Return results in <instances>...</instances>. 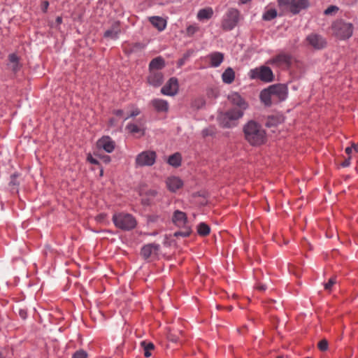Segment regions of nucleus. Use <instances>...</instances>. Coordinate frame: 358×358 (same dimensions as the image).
Instances as JSON below:
<instances>
[{"label": "nucleus", "instance_id": "obj_1", "mask_svg": "<svg viewBox=\"0 0 358 358\" xmlns=\"http://www.w3.org/2000/svg\"><path fill=\"white\" fill-rule=\"evenodd\" d=\"M287 95V87L282 84H276L262 90L259 98L264 106H271L285 101Z\"/></svg>", "mask_w": 358, "mask_h": 358}, {"label": "nucleus", "instance_id": "obj_2", "mask_svg": "<svg viewBox=\"0 0 358 358\" xmlns=\"http://www.w3.org/2000/svg\"><path fill=\"white\" fill-rule=\"evenodd\" d=\"M243 133L245 140L252 146H259L266 142V130L255 120H250L243 126Z\"/></svg>", "mask_w": 358, "mask_h": 358}, {"label": "nucleus", "instance_id": "obj_3", "mask_svg": "<svg viewBox=\"0 0 358 358\" xmlns=\"http://www.w3.org/2000/svg\"><path fill=\"white\" fill-rule=\"evenodd\" d=\"M112 220L117 228L123 231H130L137 225L136 218L131 214L124 212L114 213Z\"/></svg>", "mask_w": 358, "mask_h": 358}, {"label": "nucleus", "instance_id": "obj_4", "mask_svg": "<svg viewBox=\"0 0 358 358\" xmlns=\"http://www.w3.org/2000/svg\"><path fill=\"white\" fill-rule=\"evenodd\" d=\"M248 76L251 80H259L264 83H271L274 78L272 70L266 66L250 69Z\"/></svg>", "mask_w": 358, "mask_h": 358}, {"label": "nucleus", "instance_id": "obj_5", "mask_svg": "<svg viewBox=\"0 0 358 358\" xmlns=\"http://www.w3.org/2000/svg\"><path fill=\"white\" fill-rule=\"evenodd\" d=\"M334 34L339 39H347L353 33V26L351 23L343 20H337L332 25Z\"/></svg>", "mask_w": 358, "mask_h": 358}, {"label": "nucleus", "instance_id": "obj_6", "mask_svg": "<svg viewBox=\"0 0 358 358\" xmlns=\"http://www.w3.org/2000/svg\"><path fill=\"white\" fill-rule=\"evenodd\" d=\"M240 20V12L238 9L231 8L223 16L222 27L225 31H231L236 27Z\"/></svg>", "mask_w": 358, "mask_h": 358}, {"label": "nucleus", "instance_id": "obj_7", "mask_svg": "<svg viewBox=\"0 0 358 358\" xmlns=\"http://www.w3.org/2000/svg\"><path fill=\"white\" fill-rule=\"evenodd\" d=\"M172 221L177 227L185 229L184 231L176 232V236H181L186 237L190 234V229L187 227V217L185 213L179 210H175L172 217Z\"/></svg>", "mask_w": 358, "mask_h": 358}, {"label": "nucleus", "instance_id": "obj_8", "mask_svg": "<svg viewBox=\"0 0 358 358\" xmlns=\"http://www.w3.org/2000/svg\"><path fill=\"white\" fill-rule=\"evenodd\" d=\"M291 55L285 52H280L266 62V64L280 69L288 68L291 65Z\"/></svg>", "mask_w": 358, "mask_h": 358}, {"label": "nucleus", "instance_id": "obj_9", "mask_svg": "<svg viewBox=\"0 0 358 358\" xmlns=\"http://www.w3.org/2000/svg\"><path fill=\"white\" fill-rule=\"evenodd\" d=\"M156 152L152 150L143 151L135 159L136 167L150 166L156 161Z\"/></svg>", "mask_w": 358, "mask_h": 358}, {"label": "nucleus", "instance_id": "obj_10", "mask_svg": "<svg viewBox=\"0 0 358 358\" xmlns=\"http://www.w3.org/2000/svg\"><path fill=\"white\" fill-rule=\"evenodd\" d=\"M306 45L315 49L321 50L326 47V39L320 34L312 33L306 38Z\"/></svg>", "mask_w": 358, "mask_h": 358}, {"label": "nucleus", "instance_id": "obj_11", "mask_svg": "<svg viewBox=\"0 0 358 358\" xmlns=\"http://www.w3.org/2000/svg\"><path fill=\"white\" fill-rule=\"evenodd\" d=\"M179 89L178 79L176 78H171L165 85L162 88L161 92L163 94L167 96L176 95Z\"/></svg>", "mask_w": 358, "mask_h": 358}, {"label": "nucleus", "instance_id": "obj_12", "mask_svg": "<svg viewBox=\"0 0 358 358\" xmlns=\"http://www.w3.org/2000/svg\"><path fill=\"white\" fill-rule=\"evenodd\" d=\"M167 189L171 192H176L183 186V181L177 176H169L166 179Z\"/></svg>", "mask_w": 358, "mask_h": 358}, {"label": "nucleus", "instance_id": "obj_13", "mask_svg": "<svg viewBox=\"0 0 358 358\" xmlns=\"http://www.w3.org/2000/svg\"><path fill=\"white\" fill-rule=\"evenodd\" d=\"M229 101L238 109L245 110L248 105L245 99L238 92H232L228 96Z\"/></svg>", "mask_w": 358, "mask_h": 358}, {"label": "nucleus", "instance_id": "obj_14", "mask_svg": "<svg viewBox=\"0 0 358 358\" xmlns=\"http://www.w3.org/2000/svg\"><path fill=\"white\" fill-rule=\"evenodd\" d=\"M99 148L103 149L106 152L110 153L115 149V142L109 136H103L96 143Z\"/></svg>", "mask_w": 358, "mask_h": 358}, {"label": "nucleus", "instance_id": "obj_15", "mask_svg": "<svg viewBox=\"0 0 358 358\" xmlns=\"http://www.w3.org/2000/svg\"><path fill=\"white\" fill-rule=\"evenodd\" d=\"M206 58L209 60L210 66L211 67H218L224 61V54L220 52H213L206 56Z\"/></svg>", "mask_w": 358, "mask_h": 358}, {"label": "nucleus", "instance_id": "obj_16", "mask_svg": "<svg viewBox=\"0 0 358 358\" xmlns=\"http://www.w3.org/2000/svg\"><path fill=\"white\" fill-rule=\"evenodd\" d=\"M148 83L154 87H158L163 82V75L159 71H150V75L148 78Z\"/></svg>", "mask_w": 358, "mask_h": 358}, {"label": "nucleus", "instance_id": "obj_17", "mask_svg": "<svg viewBox=\"0 0 358 358\" xmlns=\"http://www.w3.org/2000/svg\"><path fill=\"white\" fill-rule=\"evenodd\" d=\"M121 31L120 23L115 22L110 29L106 30L104 33V37L110 39H117Z\"/></svg>", "mask_w": 358, "mask_h": 358}, {"label": "nucleus", "instance_id": "obj_18", "mask_svg": "<svg viewBox=\"0 0 358 358\" xmlns=\"http://www.w3.org/2000/svg\"><path fill=\"white\" fill-rule=\"evenodd\" d=\"M151 104L158 113H166L169 110V103L164 99H153L151 101Z\"/></svg>", "mask_w": 358, "mask_h": 358}, {"label": "nucleus", "instance_id": "obj_19", "mask_svg": "<svg viewBox=\"0 0 358 358\" xmlns=\"http://www.w3.org/2000/svg\"><path fill=\"white\" fill-rule=\"evenodd\" d=\"M149 22L155 27L159 31H162L166 29V21L163 17L159 16H152L149 17Z\"/></svg>", "mask_w": 358, "mask_h": 358}, {"label": "nucleus", "instance_id": "obj_20", "mask_svg": "<svg viewBox=\"0 0 358 358\" xmlns=\"http://www.w3.org/2000/svg\"><path fill=\"white\" fill-rule=\"evenodd\" d=\"M309 6L308 0H294L290 12L293 14H297L301 10L307 8Z\"/></svg>", "mask_w": 358, "mask_h": 358}, {"label": "nucleus", "instance_id": "obj_21", "mask_svg": "<svg viewBox=\"0 0 358 358\" xmlns=\"http://www.w3.org/2000/svg\"><path fill=\"white\" fill-rule=\"evenodd\" d=\"M235 71L231 67H227L222 74V80L224 84H231L235 80Z\"/></svg>", "mask_w": 358, "mask_h": 358}, {"label": "nucleus", "instance_id": "obj_22", "mask_svg": "<svg viewBox=\"0 0 358 358\" xmlns=\"http://www.w3.org/2000/svg\"><path fill=\"white\" fill-rule=\"evenodd\" d=\"M213 8L211 7H207L200 9L197 13L196 17L199 21L208 20L213 17Z\"/></svg>", "mask_w": 358, "mask_h": 358}, {"label": "nucleus", "instance_id": "obj_23", "mask_svg": "<svg viewBox=\"0 0 358 358\" xmlns=\"http://www.w3.org/2000/svg\"><path fill=\"white\" fill-rule=\"evenodd\" d=\"M164 66V59L161 57H157L150 62L149 64V69L152 71H158V70L163 69Z\"/></svg>", "mask_w": 358, "mask_h": 358}, {"label": "nucleus", "instance_id": "obj_24", "mask_svg": "<svg viewBox=\"0 0 358 358\" xmlns=\"http://www.w3.org/2000/svg\"><path fill=\"white\" fill-rule=\"evenodd\" d=\"M283 117L282 115H271L268 117L266 125L268 127H275L283 122Z\"/></svg>", "mask_w": 358, "mask_h": 358}, {"label": "nucleus", "instance_id": "obj_25", "mask_svg": "<svg viewBox=\"0 0 358 358\" xmlns=\"http://www.w3.org/2000/svg\"><path fill=\"white\" fill-rule=\"evenodd\" d=\"M158 249V245L154 243L148 244L143 247L141 250V255L145 258H148L154 250L157 251Z\"/></svg>", "mask_w": 358, "mask_h": 358}, {"label": "nucleus", "instance_id": "obj_26", "mask_svg": "<svg viewBox=\"0 0 358 358\" xmlns=\"http://www.w3.org/2000/svg\"><path fill=\"white\" fill-rule=\"evenodd\" d=\"M126 129L133 134H139L140 136H143L145 134L144 129L134 123L128 124L126 127Z\"/></svg>", "mask_w": 358, "mask_h": 358}, {"label": "nucleus", "instance_id": "obj_27", "mask_svg": "<svg viewBox=\"0 0 358 358\" xmlns=\"http://www.w3.org/2000/svg\"><path fill=\"white\" fill-rule=\"evenodd\" d=\"M224 113L219 115L217 120L221 127L224 128H231L236 126V124L231 123L229 118H224Z\"/></svg>", "mask_w": 358, "mask_h": 358}, {"label": "nucleus", "instance_id": "obj_28", "mask_svg": "<svg viewBox=\"0 0 358 358\" xmlns=\"http://www.w3.org/2000/svg\"><path fill=\"white\" fill-rule=\"evenodd\" d=\"M182 157L180 153L176 152L171 155L168 159V163L174 167H178L181 164Z\"/></svg>", "mask_w": 358, "mask_h": 358}, {"label": "nucleus", "instance_id": "obj_29", "mask_svg": "<svg viewBox=\"0 0 358 358\" xmlns=\"http://www.w3.org/2000/svg\"><path fill=\"white\" fill-rule=\"evenodd\" d=\"M278 15L277 10L275 8H266L263 13L262 19L265 21H271Z\"/></svg>", "mask_w": 358, "mask_h": 358}, {"label": "nucleus", "instance_id": "obj_30", "mask_svg": "<svg viewBox=\"0 0 358 358\" xmlns=\"http://www.w3.org/2000/svg\"><path fill=\"white\" fill-rule=\"evenodd\" d=\"M141 346L143 348L144 355L145 357L151 356V351L154 350V344L151 342L143 341L141 342Z\"/></svg>", "mask_w": 358, "mask_h": 358}, {"label": "nucleus", "instance_id": "obj_31", "mask_svg": "<svg viewBox=\"0 0 358 358\" xmlns=\"http://www.w3.org/2000/svg\"><path fill=\"white\" fill-rule=\"evenodd\" d=\"M227 113L236 121L237 120L243 117L244 110L238 108H232L227 111Z\"/></svg>", "mask_w": 358, "mask_h": 358}, {"label": "nucleus", "instance_id": "obj_32", "mask_svg": "<svg viewBox=\"0 0 358 358\" xmlns=\"http://www.w3.org/2000/svg\"><path fill=\"white\" fill-rule=\"evenodd\" d=\"M210 231V227L208 224L201 222L197 226V232L199 235L205 236L209 234Z\"/></svg>", "mask_w": 358, "mask_h": 358}, {"label": "nucleus", "instance_id": "obj_33", "mask_svg": "<svg viewBox=\"0 0 358 358\" xmlns=\"http://www.w3.org/2000/svg\"><path fill=\"white\" fill-rule=\"evenodd\" d=\"M9 61L12 64V69L14 71H16L19 69L18 65V57L15 54H11L9 55Z\"/></svg>", "mask_w": 358, "mask_h": 358}, {"label": "nucleus", "instance_id": "obj_34", "mask_svg": "<svg viewBox=\"0 0 358 358\" xmlns=\"http://www.w3.org/2000/svg\"><path fill=\"white\" fill-rule=\"evenodd\" d=\"M199 27L196 24H190L186 29V34L188 36H192L199 31Z\"/></svg>", "mask_w": 358, "mask_h": 358}, {"label": "nucleus", "instance_id": "obj_35", "mask_svg": "<svg viewBox=\"0 0 358 358\" xmlns=\"http://www.w3.org/2000/svg\"><path fill=\"white\" fill-rule=\"evenodd\" d=\"M294 0H278V3L280 7H286L291 10Z\"/></svg>", "mask_w": 358, "mask_h": 358}, {"label": "nucleus", "instance_id": "obj_36", "mask_svg": "<svg viewBox=\"0 0 358 358\" xmlns=\"http://www.w3.org/2000/svg\"><path fill=\"white\" fill-rule=\"evenodd\" d=\"M140 113H141V111L137 107L132 106L130 113L127 115H125V117H124V120H126L129 119V117H136V116L140 114Z\"/></svg>", "mask_w": 358, "mask_h": 358}, {"label": "nucleus", "instance_id": "obj_37", "mask_svg": "<svg viewBox=\"0 0 358 358\" xmlns=\"http://www.w3.org/2000/svg\"><path fill=\"white\" fill-rule=\"evenodd\" d=\"M318 348L321 351H325L328 349V342L327 340H322L318 343Z\"/></svg>", "mask_w": 358, "mask_h": 358}, {"label": "nucleus", "instance_id": "obj_38", "mask_svg": "<svg viewBox=\"0 0 358 358\" xmlns=\"http://www.w3.org/2000/svg\"><path fill=\"white\" fill-rule=\"evenodd\" d=\"M338 10V8L336 6H329L325 10L324 14L325 15H331L332 13H334Z\"/></svg>", "mask_w": 358, "mask_h": 358}, {"label": "nucleus", "instance_id": "obj_39", "mask_svg": "<svg viewBox=\"0 0 358 358\" xmlns=\"http://www.w3.org/2000/svg\"><path fill=\"white\" fill-rule=\"evenodd\" d=\"M336 278H331L329 281L324 285V288L327 290H330L332 286L336 284Z\"/></svg>", "mask_w": 358, "mask_h": 358}, {"label": "nucleus", "instance_id": "obj_40", "mask_svg": "<svg viewBox=\"0 0 358 358\" xmlns=\"http://www.w3.org/2000/svg\"><path fill=\"white\" fill-rule=\"evenodd\" d=\"M87 355L84 350L77 351L73 355V358H87Z\"/></svg>", "mask_w": 358, "mask_h": 358}, {"label": "nucleus", "instance_id": "obj_41", "mask_svg": "<svg viewBox=\"0 0 358 358\" xmlns=\"http://www.w3.org/2000/svg\"><path fill=\"white\" fill-rule=\"evenodd\" d=\"M87 162H89L90 163H91L92 164H99L98 160L96 159L95 158H94L90 154H89L87 155Z\"/></svg>", "mask_w": 358, "mask_h": 358}, {"label": "nucleus", "instance_id": "obj_42", "mask_svg": "<svg viewBox=\"0 0 358 358\" xmlns=\"http://www.w3.org/2000/svg\"><path fill=\"white\" fill-rule=\"evenodd\" d=\"M106 217V214L101 213L96 217V220L99 222H102L105 220Z\"/></svg>", "mask_w": 358, "mask_h": 358}, {"label": "nucleus", "instance_id": "obj_43", "mask_svg": "<svg viewBox=\"0 0 358 358\" xmlns=\"http://www.w3.org/2000/svg\"><path fill=\"white\" fill-rule=\"evenodd\" d=\"M49 6V3L48 1H45L42 3V6H41V8H42V10L44 13H45L48 10V8Z\"/></svg>", "mask_w": 358, "mask_h": 358}, {"label": "nucleus", "instance_id": "obj_44", "mask_svg": "<svg viewBox=\"0 0 358 358\" xmlns=\"http://www.w3.org/2000/svg\"><path fill=\"white\" fill-rule=\"evenodd\" d=\"M113 113L117 117H123V118L124 117V116H123L124 111L122 110H114Z\"/></svg>", "mask_w": 358, "mask_h": 358}, {"label": "nucleus", "instance_id": "obj_45", "mask_svg": "<svg viewBox=\"0 0 358 358\" xmlns=\"http://www.w3.org/2000/svg\"><path fill=\"white\" fill-rule=\"evenodd\" d=\"M350 158H351L350 157H348V159H345V161L341 164L342 166H343V167H348V166H350Z\"/></svg>", "mask_w": 358, "mask_h": 358}, {"label": "nucleus", "instance_id": "obj_46", "mask_svg": "<svg viewBox=\"0 0 358 358\" xmlns=\"http://www.w3.org/2000/svg\"><path fill=\"white\" fill-rule=\"evenodd\" d=\"M202 132L203 136L213 135L214 134V131H210L209 129H203Z\"/></svg>", "mask_w": 358, "mask_h": 358}, {"label": "nucleus", "instance_id": "obj_47", "mask_svg": "<svg viewBox=\"0 0 358 358\" xmlns=\"http://www.w3.org/2000/svg\"><path fill=\"white\" fill-rule=\"evenodd\" d=\"M224 117H226L225 118H229L231 123L236 124V120L232 118V117L229 115L227 112L224 113Z\"/></svg>", "mask_w": 358, "mask_h": 358}, {"label": "nucleus", "instance_id": "obj_48", "mask_svg": "<svg viewBox=\"0 0 358 358\" xmlns=\"http://www.w3.org/2000/svg\"><path fill=\"white\" fill-rule=\"evenodd\" d=\"M352 151H353V149H352V146L347 147L345 148V152L349 155V157H350V155L352 154Z\"/></svg>", "mask_w": 358, "mask_h": 358}, {"label": "nucleus", "instance_id": "obj_49", "mask_svg": "<svg viewBox=\"0 0 358 358\" xmlns=\"http://www.w3.org/2000/svg\"><path fill=\"white\" fill-rule=\"evenodd\" d=\"M62 22V17L60 16H58L57 18H56V23L57 24V25H60Z\"/></svg>", "mask_w": 358, "mask_h": 358}, {"label": "nucleus", "instance_id": "obj_50", "mask_svg": "<svg viewBox=\"0 0 358 358\" xmlns=\"http://www.w3.org/2000/svg\"><path fill=\"white\" fill-rule=\"evenodd\" d=\"M352 147L353 150H355L356 152H358V144H352Z\"/></svg>", "mask_w": 358, "mask_h": 358}, {"label": "nucleus", "instance_id": "obj_51", "mask_svg": "<svg viewBox=\"0 0 358 358\" xmlns=\"http://www.w3.org/2000/svg\"><path fill=\"white\" fill-rule=\"evenodd\" d=\"M251 0H239L240 4H245L248 2H250Z\"/></svg>", "mask_w": 358, "mask_h": 358}, {"label": "nucleus", "instance_id": "obj_52", "mask_svg": "<svg viewBox=\"0 0 358 358\" xmlns=\"http://www.w3.org/2000/svg\"><path fill=\"white\" fill-rule=\"evenodd\" d=\"M258 289H259L260 290L264 291V290H265L266 289V287L264 285H262V286H259L258 287Z\"/></svg>", "mask_w": 358, "mask_h": 358}, {"label": "nucleus", "instance_id": "obj_53", "mask_svg": "<svg viewBox=\"0 0 358 358\" xmlns=\"http://www.w3.org/2000/svg\"><path fill=\"white\" fill-rule=\"evenodd\" d=\"M103 169H101L100 170V176H103Z\"/></svg>", "mask_w": 358, "mask_h": 358}, {"label": "nucleus", "instance_id": "obj_54", "mask_svg": "<svg viewBox=\"0 0 358 358\" xmlns=\"http://www.w3.org/2000/svg\"><path fill=\"white\" fill-rule=\"evenodd\" d=\"M24 312H23V311H22V310H20V315L22 317H24Z\"/></svg>", "mask_w": 358, "mask_h": 358}, {"label": "nucleus", "instance_id": "obj_55", "mask_svg": "<svg viewBox=\"0 0 358 358\" xmlns=\"http://www.w3.org/2000/svg\"><path fill=\"white\" fill-rule=\"evenodd\" d=\"M105 161H106V162H110V157L107 156V157H106V160H105Z\"/></svg>", "mask_w": 358, "mask_h": 358}, {"label": "nucleus", "instance_id": "obj_56", "mask_svg": "<svg viewBox=\"0 0 358 358\" xmlns=\"http://www.w3.org/2000/svg\"><path fill=\"white\" fill-rule=\"evenodd\" d=\"M0 358H4L3 355H2L1 352H0Z\"/></svg>", "mask_w": 358, "mask_h": 358}, {"label": "nucleus", "instance_id": "obj_57", "mask_svg": "<svg viewBox=\"0 0 358 358\" xmlns=\"http://www.w3.org/2000/svg\"><path fill=\"white\" fill-rule=\"evenodd\" d=\"M277 358H283V357H282L279 356V357H278Z\"/></svg>", "mask_w": 358, "mask_h": 358}, {"label": "nucleus", "instance_id": "obj_58", "mask_svg": "<svg viewBox=\"0 0 358 358\" xmlns=\"http://www.w3.org/2000/svg\"><path fill=\"white\" fill-rule=\"evenodd\" d=\"M306 358H311V357H306Z\"/></svg>", "mask_w": 358, "mask_h": 358}]
</instances>
